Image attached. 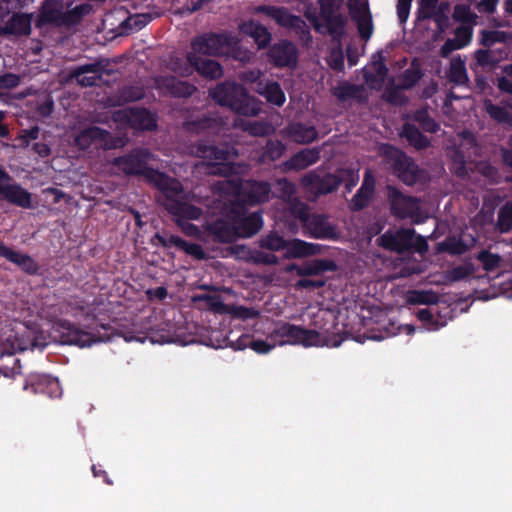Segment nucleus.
<instances>
[{
  "label": "nucleus",
  "mask_w": 512,
  "mask_h": 512,
  "mask_svg": "<svg viewBox=\"0 0 512 512\" xmlns=\"http://www.w3.org/2000/svg\"><path fill=\"white\" fill-rule=\"evenodd\" d=\"M211 98L220 106L242 116H256L261 108L258 101L249 95L246 88L236 82L225 81L210 90Z\"/></svg>",
  "instance_id": "obj_1"
},
{
  "label": "nucleus",
  "mask_w": 512,
  "mask_h": 512,
  "mask_svg": "<svg viewBox=\"0 0 512 512\" xmlns=\"http://www.w3.org/2000/svg\"><path fill=\"white\" fill-rule=\"evenodd\" d=\"M70 4L64 0H44L36 21L37 27L50 25L70 28L79 24L90 13L91 6L87 3L69 9Z\"/></svg>",
  "instance_id": "obj_2"
},
{
  "label": "nucleus",
  "mask_w": 512,
  "mask_h": 512,
  "mask_svg": "<svg viewBox=\"0 0 512 512\" xmlns=\"http://www.w3.org/2000/svg\"><path fill=\"white\" fill-rule=\"evenodd\" d=\"M191 49L196 55L211 57L230 55L240 59V40L229 32H208L192 39Z\"/></svg>",
  "instance_id": "obj_3"
},
{
  "label": "nucleus",
  "mask_w": 512,
  "mask_h": 512,
  "mask_svg": "<svg viewBox=\"0 0 512 512\" xmlns=\"http://www.w3.org/2000/svg\"><path fill=\"white\" fill-rule=\"evenodd\" d=\"M378 245L385 250L404 253L415 249L418 252L427 250L428 245L422 236H417L412 228H400L387 230L377 239Z\"/></svg>",
  "instance_id": "obj_4"
},
{
  "label": "nucleus",
  "mask_w": 512,
  "mask_h": 512,
  "mask_svg": "<svg viewBox=\"0 0 512 512\" xmlns=\"http://www.w3.org/2000/svg\"><path fill=\"white\" fill-rule=\"evenodd\" d=\"M384 156L391 165L393 174L405 185L413 186L419 180L420 168L417 163L399 148L386 144Z\"/></svg>",
  "instance_id": "obj_5"
},
{
  "label": "nucleus",
  "mask_w": 512,
  "mask_h": 512,
  "mask_svg": "<svg viewBox=\"0 0 512 512\" xmlns=\"http://www.w3.org/2000/svg\"><path fill=\"white\" fill-rule=\"evenodd\" d=\"M271 336L280 344L302 345L304 347L320 346L323 338L316 330L306 329L289 322H279Z\"/></svg>",
  "instance_id": "obj_6"
},
{
  "label": "nucleus",
  "mask_w": 512,
  "mask_h": 512,
  "mask_svg": "<svg viewBox=\"0 0 512 512\" xmlns=\"http://www.w3.org/2000/svg\"><path fill=\"white\" fill-rule=\"evenodd\" d=\"M226 216L233 220L238 238H249L255 235L263 226L262 212H248V207L232 201L226 206Z\"/></svg>",
  "instance_id": "obj_7"
},
{
  "label": "nucleus",
  "mask_w": 512,
  "mask_h": 512,
  "mask_svg": "<svg viewBox=\"0 0 512 512\" xmlns=\"http://www.w3.org/2000/svg\"><path fill=\"white\" fill-rule=\"evenodd\" d=\"M54 338L62 344L77 345L79 347L91 346L93 343L103 341L104 338L76 327L66 319H58L52 325Z\"/></svg>",
  "instance_id": "obj_8"
},
{
  "label": "nucleus",
  "mask_w": 512,
  "mask_h": 512,
  "mask_svg": "<svg viewBox=\"0 0 512 512\" xmlns=\"http://www.w3.org/2000/svg\"><path fill=\"white\" fill-rule=\"evenodd\" d=\"M149 151L145 148L133 149L130 153L116 157L112 164L127 176H142L150 181V171L157 169L148 166Z\"/></svg>",
  "instance_id": "obj_9"
},
{
  "label": "nucleus",
  "mask_w": 512,
  "mask_h": 512,
  "mask_svg": "<svg viewBox=\"0 0 512 512\" xmlns=\"http://www.w3.org/2000/svg\"><path fill=\"white\" fill-rule=\"evenodd\" d=\"M0 201H6L17 207H32V195L16 183L13 177L0 165Z\"/></svg>",
  "instance_id": "obj_10"
},
{
  "label": "nucleus",
  "mask_w": 512,
  "mask_h": 512,
  "mask_svg": "<svg viewBox=\"0 0 512 512\" xmlns=\"http://www.w3.org/2000/svg\"><path fill=\"white\" fill-rule=\"evenodd\" d=\"M302 222L303 229L315 239H337L338 233L335 226L331 225L326 216L322 214H310L307 206H302L296 214Z\"/></svg>",
  "instance_id": "obj_11"
},
{
  "label": "nucleus",
  "mask_w": 512,
  "mask_h": 512,
  "mask_svg": "<svg viewBox=\"0 0 512 512\" xmlns=\"http://www.w3.org/2000/svg\"><path fill=\"white\" fill-rule=\"evenodd\" d=\"M386 189L391 215L397 219H407L418 214V198L405 195L397 187L392 185H387Z\"/></svg>",
  "instance_id": "obj_12"
},
{
  "label": "nucleus",
  "mask_w": 512,
  "mask_h": 512,
  "mask_svg": "<svg viewBox=\"0 0 512 512\" xmlns=\"http://www.w3.org/2000/svg\"><path fill=\"white\" fill-rule=\"evenodd\" d=\"M271 185L266 181L248 180L241 187L234 202L249 207L269 201Z\"/></svg>",
  "instance_id": "obj_13"
},
{
  "label": "nucleus",
  "mask_w": 512,
  "mask_h": 512,
  "mask_svg": "<svg viewBox=\"0 0 512 512\" xmlns=\"http://www.w3.org/2000/svg\"><path fill=\"white\" fill-rule=\"evenodd\" d=\"M162 194L164 198L163 206L167 209V205L173 201H177L182 198L184 192L183 185L175 178L166 175L164 172L159 170L150 171V181Z\"/></svg>",
  "instance_id": "obj_14"
},
{
  "label": "nucleus",
  "mask_w": 512,
  "mask_h": 512,
  "mask_svg": "<svg viewBox=\"0 0 512 512\" xmlns=\"http://www.w3.org/2000/svg\"><path fill=\"white\" fill-rule=\"evenodd\" d=\"M269 62L276 68H293L298 62V49L289 40H280L268 49Z\"/></svg>",
  "instance_id": "obj_15"
},
{
  "label": "nucleus",
  "mask_w": 512,
  "mask_h": 512,
  "mask_svg": "<svg viewBox=\"0 0 512 512\" xmlns=\"http://www.w3.org/2000/svg\"><path fill=\"white\" fill-rule=\"evenodd\" d=\"M341 180L342 179H338L337 172L320 176L312 171L302 177L301 183L308 192L315 196H320L336 191L341 185Z\"/></svg>",
  "instance_id": "obj_16"
},
{
  "label": "nucleus",
  "mask_w": 512,
  "mask_h": 512,
  "mask_svg": "<svg viewBox=\"0 0 512 512\" xmlns=\"http://www.w3.org/2000/svg\"><path fill=\"white\" fill-rule=\"evenodd\" d=\"M155 84L163 95L173 98H189L198 90L194 84L172 75L157 77Z\"/></svg>",
  "instance_id": "obj_17"
},
{
  "label": "nucleus",
  "mask_w": 512,
  "mask_h": 512,
  "mask_svg": "<svg viewBox=\"0 0 512 512\" xmlns=\"http://www.w3.org/2000/svg\"><path fill=\"white\" fill-rule=\"evenodd\" d=\"M23 389L33 394H45L51 398H57L62 393L57 378L40 373H30L25 379Z\"/></svg>",
  "instance_id": "obj_18"
},
{
  "label": "nucleus",
  "mask_w": 512,
  "mask_h": 512,
  "mask_svg": "<svg viewBox=\"0 0 512 512\" xmlns=\"http://www.w3.org/2000/svg\"><path fill=\"white\" fill-rule=\"evenodd\" d=\"M205 231L218 243H232L238 239L233 220L226 216V208L222 217L207 222Z\"/></svg>",
  "instance_id": "obj_19"
},
{
  "label": "nucleus",
  "mask_w": 512,
  "mask_h": 512,
  "mask_svg": "<svg viewBox=\"0 0 512 512\" xmlns=\"http://www.w3.org/2000/svg\"><path fill=\"white\" fill-rule=\"evenodd\" d=\"M96 143L105 149L114 147L111 133L98 126L84 128L75 137V144L82 150L88 149L92 144Z\"/></svg>",
  "instance_id": "obj_20"
},
{
  "label": "nucleus",
  "mask_w": 512,
  "mask_h": 512,
  "mask_svg": "<svg viewBox=\"0 0 512 512\" xmlns=\"http://www.w3.org/2000/svg\"><path fill=\"white\" fill-rule=\"evenodd\" d=\"M310 21L316 32L324 33L325 29L335 42H340L345 36V27L348 20L342 13L322 18L323 23H320L316 16L311 17Z\"/></svg>",
  "instance_id": "obj_21"
},
{
  "label": "nucleus",
  "mask_w": 512,
  "mask_h": 512,
  "mask_svg": "<svg viewBox=\"0 0 512 512\" xmlns=\"http://www.w3.org/2000/svg\"><path fill=\"white\" fill-rule=\"evenodd\" d=\"M32 14L16 12L0 26V36H28L31 34Z\"/></svg>",
  "instance_id": "obj_22"
},
{
  "label": "nucleus",
  "mask_w": 512,
  "mask_h": 512,
  "mask_svg": "<svg viewBox=\"0 0 512 512\" xmlns=\"http://www.w3.org/2000/svg\"><path fill=\"white\" fill-rule=\"evenodd\" d=\"M336 270V262L330 259H313L301 266L297 264H290L286 268L287 272L295 271L300 277L315 276L327 271L334 272Z\"/></svg>",
  "instance_id": "obj_23"
},
{
  "label": "nucleus",
  "mask_w": 512,
  "mask_h": 512,
  "mask_svg": "<svg viewBox=\"0 0 512 512\" xmlns=\"http://www.w3.org/2000/svg\"><path fill=\"white\" fill-rule=\"evenodd\" d=\"M0 257H3L9 262L17 265L28 275H37L39 273L40 266L36 260L28 254H22L14 251L12 248L6 246L2 241H0Z\"/></svg>",
  "instance_id": "obj_24"
},
{
  "label": "nucleus",
  "mask_w": 512,
  "mask_h": 512,
  "mask_svg": "<svg viewBox=\"0 0 512 512\" xmlns=\"http://www.w3.org/2000/svg\"><path fill=\"white\" fill-rule=\"evenodd\" d=\"M256 13L264 14L273 19L277 25L290 29L295 27L300 16L292 14L288 8L284 6L259 5L255 8Z\"/></svg>",
  "instance_id": "obj_25"
},
{
  "label": "nucleus",
  "mask_w": 512,
  "mask_h": 512,
  "mask_svg": "<svg viewBox=\"0 0 512 512\" xmlns=\"http://www.w3.org/2000/svg\"><path fill=\"white\" fill-rule=\"evenodd\" d=\"M350 15L356 23L359 36L362 40L368 41L373 34V21L368 6L359 7L357 5H349Z\"/></svg>",
  "instance_id": "obj_26"
},
{
  "label": "nucleus",
  "mask_w": 512,
  "mask_h": 512,
  "mask_svg": "<svg viewBox=\"0 0 512 512\" xmlns=\"http://www.w3.org/2000/svg\"><path fill=\"white\" fill-rule=\"evenodd\" d=\"M241 33L253 38L257 44L258 49H265L271 42V33L262 24L255 22L254 20L244 21L239 25Z\"/></svg>",
  "instance_id": "obj_27"
},
{
  "label": "nucleus",
  "mask_w": 512,
  "mask_h": 512,
  "mask_svg": "<svg viewBox=\"0 0 512 512\" xmlns=\"http://www.w3.org/2000/svg\"><path fill=\"white\" fill-rule=\"evenodd\" d=\"M127 120L131 126L147 131L157 128V120L153 113L143 107L130 108L127 111Z\"/></svg>",
  "instance_id": "obj_28"
},
{
  "label": "nucleus",
  "mask_w": 512,
  "mask_h": 512,
  "mask_svg": "<svg viewBox=\"0 0 512 512\" xmlns=\"http://www.w3.org/2000/svg\"><path fill=\"white\" fill-rule=\"evenodd\" d=\"M191 152L198 158L205 160L226 161L229 153L226 149L199 140L191 146Z\"/></svg>",
  "instance_id": "obj_29"
},
{
  "label": "nucleus",
  "mask_w": 512,
  "mask_h": 512,
  "mask_svg": "<svg viewBox=\"0 0 512 512\" xmlns=\"http://www.w3.org/2000/svg\"><path fill=\"white\" fill-rule=\"evenodd\" d=\"M320 158L319 148H305L290 157L286 167L290 170H302L315 164Z\"/></svg>",
  "instance_id": "obj_30"
},
{
  "label": "nucleus",
  "mask_w": 512,
  "mask_h": 512,
  "mask_svg": "<svg viewBox=\"0 0 512 512\" xmlns=\"http://www.w3.org/2000/svg\"><path fill=\"white\" fill-rule=\"evenodd\" d=\"M322 252L320 244L309 243L300 239L288 240L285 257L303 258L312 255H317Z\"/></svg>",
  "instance_id": "obj_31"
},
{
  "label": "nucleus",
  "mask_w": 512,
  "mask_h": 512,
  "mask_svg": "<svg viewBox=\"0 0 512 512\" xmlns=\"http://www.w3.org/2000/svg\"><path fill=\"white\" fill-rule=\"evenodd\" d=\"M102 71L103 65L100 62L88 63L73 68L70 72V77L75 78L77 83L83 87H91L96 85L97 78L84 75L88 73L100 75Z\"/></svg>",
  "instance_id": "obj_32"
},
{
  "label": "nucleus",
  "mask_w": 512,
  "mask_h": 512,
  "mask_svg": "<svg viewBox=\"0 0 512 512\" xmlns=\"http://www.w3.org/2000/svg\"><path fill=\"white\" fill-rule=\"evenodd\" d=\"M503 54L496 55V51L490 48H480L474 51V61L470 63V69L476 70L480 68L494 69L503 60Z\"/></svg>",
  "instance_id": "obj_33"
},
{
  "label": "nucleus",
  "mask_w": 512,
  "mask_h": 512,
  "mask_svg": "<svg viewBox=\"0 0 512 512\" xmlns=\"http://www.w3.org/2000/svg\"><path fill=\"white\" fill-rule=\"evenodd\" d=\"M166 210L178 220H197L202 215V210L199 207L187 203L182 199L173 201L171 204H168Z\"/></svg>",
  "instance_id": "obj_34"
},
{
  "label": "nucleus",
  "mask_w": 512,
  "mask_h": 512,
  "mask_svg": "<svg viewBox=\"0 0 512 512\" xmlns=\"http://www.w3.org/2000/svg\"><path fill=\"white\" fill-rule=\"evenodd\" d=\"M198 55L192 50L185 58L175 57L171 59L170 69L182 78H188L195 72Z\"/></svg>",
  "instance_id": "obj_35"
},
{
  "label": "nucleus",
  "mask_w": 512,
  "mask_h": 512,
  "mask_svg": "<svg viewBox=\"0 0 512 512\" xmlns=\"http://www.w3.org/2000/svg\"><path fill=\"white\" fill-rule=\"evenodd\" d=\"M447 77L450 83L460 87H470V79L467 74L465 61L460 56L450 62Z\"/></svg>",
  "instance_id": "obj_36"
},
{
  "label": "nucleus",
  "mask_w": 512,
  "mask_h": 512,
  "mask_svg": "<svg viewBox=\"0 0 512 512\" xmlns=\"http://www.w3.org/2000/svg\"><path fill=\"white\" fill-rule=\"evenodd\" d=\"M257 92L263 96L268 103L275 106L281 107L285 103V93L281 85L276 81H268L265 84L260 82Z\"/></svg>",
  "instance_id": "obj_37"
},
{
  "label": "nucleus",
  "mask_w": 512,
  "mask_h": 512,
  "mask_svg": "<svg viewBox=\"0 0 512 512\" xmlns=\"http://www.w3.org/2000/svg\"><path fill=\"white\" fill-rule=\"evenodd\" d=\"M401 137L416 150H424L430 147L431 141L413 124L405 123L400 133Z\"/></svg>",
  "instance_id": "obj_38"
},
{
  "label": "nucleus",
  "mask_w": 512,
  "mask_h": 512,
  "mask_svg": "<svg viewBox=\"0 0 512 512\" xmlns=\"http://www.w3.org/2000/svg\"><path fill=\"white\" fill-rule=\"evenodd\" d=\"M195 72H197L201 77L209 80L220 79L224 74L223 67L218 61L213 59H203L200 55H198Z\"/></svg>",
  "instance_id": "obj_39"
},
{
  "label": "nucleus",
  "mask_w": 512,
  "mask_h": 512,
  "mask_svg": "<svg viewBox=\"0 0 512 512\" xmlns=\"http://www.w3.org/2000/svg\"><path fill=\"white\" fill-rule=\"evenodd\" d=\"M423 75L420 65L414 59L411 61L410 67L401 74L399 85L403 90H410L421 80Z\"/></svg>",
  "instance_id": "obj_40"
},
{
  "label": "nucleus",
  "mask_w": 512,
  "mask_h": 512,
  "mask_svg": "<svg viewBox=\"0 0 512 512\" xmlns=\"http://www.w3.org/2000/svg\"><path fill=\"white\" fill-rule=\"evenodd\" d=\"M479 36V44L490 49L496 44H506L510 39L508 32L501 30L483 29Z\"/></svg>",
  "instance_id": "obj_41"
},
{
  "label": "nucleus",
  "mask_w": 512,
  "mask_h": 512,
  "mask_svg": "<svg viewBox=\"0 0 512 512\" xmlns=\"http://www.w3.org/2000/svg\"><path fill=\"white\" fill-rule=\"evenodd\" d=\"M290 134L298 143H311L318 137L316 128L312 125L296 123L290 127Z\"/></svg>",
  "instance_id": "obj_42"
},
{
  "label": "nucleus",
  "mask_w": 512,
  "mask_h": 512,
  "mask_svg": "<svg viewBox=\"0 0 512 512\" xmlns=\"http://www.w3.org/2000/svg\"><path fill=\"white\" fill-rule=\"evenodd\" d=\"M364 88L362 85L350 84L345 82L335 88L333 94L339 101H346L348 99L363 100L362 93Z\"/></svg>",
  "instance_id": "obj_43"
},
{
  "label": "nucleus",
  "mask_w": 512,
  "mask_h": 512,
  "mask_svg": "<svg viewBox=\"0 0 512 512\" xmlns=\"http://www.w3.org/2000/svg\"><path fill=\"white\" fill-rule=\"evenodd\" d=\"M438 301L437 293L431 290H412L407 295V303L410 305H433Z\"/></svg>",
  "instance_id": "obj_44"
},
{
  "label": "nucleus",
  "mask_w": 512,
  "mask_h": 512,
  "mask_svg": "<svg viewBox=\"0 0 512 512\" xmlns=\"http://www.w3.org/2000/svg\"><path fill=\"white\" fill-rule=\"evenodd\" d=\"M288 240L284 239L277 232H270L264 235L259 240V247L269 251H282L286 252Z\"/></svg>",
  "instance_id": "obj_45"
},
{
  "label": "nucleus",
  "mask_w": 512,
  "mask_h": 512,
  "mask_svg": "<svg viewBox=\"0 0 512 512\" xmlns=\"http://www.w3.org/2000/svg\"><path fill=\"white\" fill-rule=\"evenodd\" d=\"M413 120L428 133H436L440 129V125L429 115L425 108L418 109L413 114Z\"/></svg>",
  "instance_id": "obj_46"
},
{
  "label": "nucleus",
  "mask_w": 512,
  "mask_h": 512,
  "mask_svg": "<svg viewBox=\"0 0 512 512\" xmlns=\"http://www.w3.org/2000/svg\"><path fill=\"white\" fill-rule=\"evenodd\" d=\"M468 250L466 243L455 237H448L443 242L438 244V251L446 252L450 255H462Z\"/></svg>",
  "instance_id": "obj_47"
},
{
  "label": "nucleus",
  "mask_w": 512,
  "mask_h": 512,
  "mask_svg": "<svg viewBox=\"0 0 512 512\" xmlns=\"http://www.w3.org/2000/svg\"><path fill=\"white\" fill-rule=\"evenodd\" d=\"M496 227L501 233L512 229V201L506 202L498 211Z\"/></svg>",
  "instance_id": "obj_48"
},
{
  "label": "nucleus",
  "mask_w": 512,
  "mask_h": 512,
  "mask_svg": "<svg viewBox=\"0 0 512 512\" xmlns=\"http://www.w3.org/2000/svg\"><path fill=\"white\" fill-rule=\"evenodd\" d=\"M177 249L183 251L187 255L193 257L196 260L206 259V253L202 246L198 243L189 242L179 236V240H176Z\"/></svg>",
  "instance_id": "obj_49"
},
{
  "label": "nucleus",
  "mask_w": 512,
  "mask_h": 512,
  "mask_svg": "<svg viewBox=\"0 0 512 512\" xmlns=\"http://www.w3.org/2000/svg\"><path fill=\"white\" fill-rule=\"evenodd\" d=\"M474 270L472 263L458 265L446 272L445 279L448 282H458L471 276L474 273Z\"/></svg>",
  "instance_id": "obj_50"
},
{
  "label": "nucleus",
  "mask_w": 512,
  "mask_h": 512,
  "mask_svg": "<svg viewBox=\"0 0 512 512\" xmlns=\"http://www.w3.org/2000/svg\"><path fill=\"white\" fill-rule=\"evenodd\" d=\"M286 150V146L280 140H268L263 147L262 156L265 160L275 161L281 158Z\"/></svg>",
  "instance_id": "obj_51"
},
{
  "label": "nucleus",
  "mask_w": 512,
  "mask_h": 512,
  "mask_svg": "<svg viewBox=\"0 0 512 512\" xmlns=\"http://www.w3.org/2000/svg\"><path fill=\"white\" fill-rule=\"evenodd\" d=\"M373 69L375 72L374 74L366 73L364 75L365 81L366 82H375L376 80H379L380 82H384L386 77L388 76L389 69H388L387 65L385 64L384 58L382 57V55H379V59L375 60L373 62Z\"/></svg>",
  "instance_id": "obj_52"
},
{
  "label": "nucleus",
  "mask_w": 512,
  "mask_h": 512,
  "mask_svg": "<svg viewBox=\"0 0 512 512\" xmlns=\"http://www.w3.org/2000/svg\"><path fill=\"white\" fill-rule=\"evenodd\" d=\"M453 19L463 25L471 24L475 22L476 14L471 11V8L467 4H456L454 6Z\"/></svg>",
  "instance_id": "obj_53"
},
{
  "label": "nucleus",
  "mask_w": 512,
  "mask_h": 512,
  "mask_svg": "<svg viewBox=\"0 0 512 512\" xmlns=\"http://www.w3.org/2000/svg\"><path fill=\"white\" fill-rule=\"evenodd\" d=\"M145 93L142 87L129 85L119 90V100L123 103L136 102L144 97Z\"/></svg>",
  "instance_id": "obj_54"
},
{
  "label": "nucleus",
  "mask_w": 512,
  "mask_h": 512,
  "mask_svg": "<svg viewBox=\"0 0 512 512\" xmlns=\"http://www.w3.org/2000/svg\"><path fill=\"white\" fill-rule=\"evenodd\" d=\"M476 259L481 262L483 269L487 272L496 269L501 261V257L498 254L491 253L489 250H481L476 255Z\"/></svg>",
  "instance_id": "obj_55"
},
{
  "label": "nucleus",
  "mask_w": 512,
  "mask_h": 512,
  "mask_svg": "<svg viewBox=\"0 0 512 512\" xmlns=\"http://www.w3.org/2000/svg\"><path fill=\"white\" fill-rule=\"evenodd\" d=\"M471 71L474 74V82L472 83L470 81V87L466 88L475 94H484L488 89H490L487 77L480 71V69Z\"/></svg>",
  "instance_id": "obj_56"
},
{
  "label": "nucleus",
  "mask_w": 512,
  "mask_h": 512,
  "mask_svg": "<svg viewBox=\"0 0 512 512\" xmlns=\"http://www.w3.org/2000/svg\"><path fill=\"white\" fill-rule=\"evenodd\" d=\"M374 194L368 193L366 190L359 188L350 202V209L354 212L363 210L369 205Z\"/></svg>",
  "instance_id": "obj_57"
},
{
  "label": "nucleus",
  "mask_w": 512,
  "mask_h": 512,
  "mask_svg": "<svg viewBox=\"0 0 512 512\" xmlns=\"http://www.w3.org/2000/svg\"><path fill=\"white\" fill-rule=\"evenodd\" d=\"M343 0H318L320 18L339 14Z\"/></svg>",
  "instance_id": "obj_58"
},
{
  "label": "nucleus",
  "mask_w": 512,
  "mask_h": 512,
  "mask_svg": "<svg viewBox=\"0 0 512 512\" xmlns=\"http://www.w3.org/2000/svg\"><path fill=\"white\" fill-rule=\"evenodd\" d=\"M337 177L338 179H342L341 184H345V188L348 192H350L352 188L356 186L359 180V175L357 171L350 168L338 169Z\"/></svg>",
  "instance_id": "obj_59"
},
{
  "label": "nucleus",
  "mask_w": 512,
  "mask_h": 512,
  "mask_svg": "<svg viewBox=\"0 0 512 512\" xmlns=\"http://www.w3.org/2000/svg\"><path fill=\"white\" fill-rule=\"evenodd\" d=\"M212 119L202 115L196 119H188L185 121L184 126L187 131L199 133L211 126Z\"/></svg>",
  "instance_id": "obj_60"
},
{
  "label": "nucleus",
  "mask_w": 512,
  "mask_h": 512,
  "mask_svg": "<svg viewBox=\"0 0 512 512\" xmlns=\"http://www.w3.org/2000/svg\"><path fill=\"white\" fill-rule=\"evenodd\" d=\"M300 41L305 45L309 46L312 42V35L307 23L300 17L299 21L296 22L295 27L291 28Z\"/></svg>",
  "instance_id": "obj_61"
},
{
  "label": "nucleus",
  "mask_w": 512,
  "mask_h": 512,
  "mask_svg": "<svg viewBox=\"0 0 512 512\" xmlns=\"http://www.w3.org/2000/svg\"><path fill=\"white\" fill-rule=\"evenodd\" d=\"M454 39L459 43L462 48L468 46L471 43L473 30L471 26L461 25L454 31Z\"/></svg>",
  "instance_id": "obj_62"
},
{
  "label": "nucleus",
  "mask_w": 512,
  "mask_h": 512,
  "mask_svg": "<svg viewBox=\"0 0 512 512\" xmlns=\"http://www.w3.org/2000/svg\"><path fill=\"white\" fill-rule=\"evenodd\" d=\"M251 342L252 338L249 335L243 334L236 341L230 340L229 337H225L220 347L230 346L234 350H244L245 348H250Z\"/></svg>",
  "instance_id": "obj_63"
},
{
  "label": "nucleus",
  "mask_w": 512,
  "mask_h": 512,
  "mask_svg": "<svg viewBox=\"0 0 512 512\" xmlns=\"http://www.w3.org/2000/svg\"><path fill=\"white\" fill-rule=\"evenodd\" d=\"M486 111L490 115L491 118L497 120L499 122H504L508 118V112L505 108L493 104L491 101L486 102L485 104Z\"/></svg>",
  "instance_id": "obj_64"
}]
</instances>
